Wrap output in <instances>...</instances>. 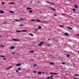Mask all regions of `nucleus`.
Listing matches in <instances>:
<instances>
[{
    "label": "nucleus",
    "mask_w": 79,
    "mask_h": 79,
    "mask_svg": "<svg viewBox=\"0 0 79 79\" xmlns=\"http://www.w3.org/2000/svg\"><path fill=\"white\" fill-rule=\"evenodd\" d=\"M23 20H24V19H23L22 18H20V19L18 20L17 19H15V21H23Z\"/></svg>",
    "instance_id": "obj_1"
},
{
    "label": "nucleus",
    "mask_w": 79,
    "mask_h": 79,
    "mask_svg": "<svg viewBox=\"0 0 79 79\" xmlns=\"http://www.w3.org/2000/svg\"><path fill=\"white\" fill-rule=\"evenodd\" d=\"M44 42H41L40 43V44H38V45H39V46H42V44H44Z\"/></svg>",
    "instance_id": "obj_2"
},
{
    "label": "nucleus",
    "mask_w": 79,
    "mask_h": 79,
    "mask_svg": "<svg viewBox=\"0 0 79 79\" xmlns=\"http://www.w3.org/2000/svg\"><path fill=\"white\" fill-rule=\"evenodd\" d=\"M28 35H30V36H31V37L34 36V35L33 34H32L31 33L28 34Z\"/></svg>",
    "instance_id": "obj_3"
},
{
    "label": "nucleus",
    "mask_w": 79,
    "mask_h": 79,
    "mask_svg": "<svg viewBox=\"0 0 79 79\" xmlns=\"http://www.w3.org/2000/svg\"><path fill=\"white\" fill-rule=\"evenodd\" d=\"M78 7H79V6H77V5H75V8H76V9L78 8Z\"/></svg>",
    "instance_id": "obj_4"
},
{
    "label": "nucleus",
    "mask_w": 79,
    "mask_h": 79,
    "mask_svg": "<svg viewBox=\"0 0 79 79\" xmlns=\"http://www.w3.org/2000/svg\"><path fill=\"white\" fill-rule=\"evenodd\" d=\"M32 9V8H29V7H28V8H27V10H31V9Z\"/></svg>",
    "instance_id": "obj_5"
},
{
    "label": "nucleus",
    "mask_w": 79,
    "mask_h": 79,
    "mask_svg": "<svg viewBox=\"0 0 79 79\" xmlns=\"http://www.w3.org/2000/svg\"><path fill=\"white\" fill-rule=\"evenodd\" d=\"M12 40H13V41H19V40H16L15 39H13Z\"/></svg>",
    "instance_id": "obj_6"
},
{
    "label": "nucleus",
    "mask_w": 79,
    "mask_h": 79,
    "mask_svg": "<svg viewBox=\"0 0 79 79\" xmlns=\"http://www.w3.org/2000/svg\"><path fill=\"white\" fill-rule=\"evenodd\" d=\"M21 64H16L17 66H21Z\"/></svg>",
    "instance_id": "obj_7"
},
{
    "label": "nucleus",
    "mask_w": 79,
    "mask_h": 79,
    "mask_svg": "<svg viewBox=\"0 0 79 79\" xmlns=\"http://www.w3.org/2000/svg\"><path fill=\"white\" fill-rule=\"evenodd\" d=\"M24 26V24H21L19 25V26Z\"/></svg>",
    "instance_id": "obj_8"
},
{
    "label": "nucleus",
    "mask_w": 79,
    "mask_h": 79,
    "mask_svg": "<svg viewBox=\"0 0 79 79\" xmlns=\"http://www.w3.org/2000/svg\"><path fill=\"white\" fill-rule=\"evenodd\" d=\"M65 35H69V34L67 33H65Z\"/></svg>",
    "instance_id": "obj_9"
},
{
    "label": "nucleus",
    "mask_w": 79,
    "mask_h": 79,
    "mask_svg": "<svg viewBox=\"0 0 79 79\" xmlns=\"http://www.w3.org/2000/svg\"><path fill=\"white\" fill-rule=\"evenodd\" d=\"M22 31H23V32H27V30H22Z\"/></svg>",
    "instance_id": "obj_10"
},
{
    "label": "nucleus",
    "mask_w": 79,
    "mask_h": 79,
    "mask_svg": "<svg viewBox=\"0 0 79 79\" xmlns=\"http://www.w3.org/2000/svg\"><path fill=\"white\" fill-rule=\"evenodd\" d=\"M16 32H21V31H16Z\"/></svg>",
    "instance_id": "obj_11"
},
{
    "label": "nucleus",
    "mask_w": 79,
    "mask_h": 79,
    "mask_svg": "<svg viewBox=\"0 0 79 79\" xmlns=\"http://www.w3.org/2000/svg\"><path fill=\"white\" fill-rule=\"evenodd\" d=\"M15 48V47L14 46H12L11 47V49H14Z\"/></svg>",
    "instance_id": "obj_12"
},
{
    "label": "nucleus",
    "mask_w": 79,
    "mask_h": 79,
    "mask_svg": "<svg viewBox=\"0 0 79 79\" xmlns=\"http://www.w3.org/2000/svg\"><path fill=\"white\" fill-rule=\"evenodd\" d=\"M9 4H15V3H13V2H9Z\"/></svg>",
    "instance_id": "obj_13"
},
{
    "label": "nucleus",
    "mask_w": 79,
    "mask_h": 79,
    "mask_svg": "<svg viewBox=\"0 0 79 79\" xmlns=\"http://www.w3.org/2000/svg\"><path fill=\"white\" fill-rule=\"evenodd\" d=\"M41 28H42V27H41V26H39L38 27V28L39 29H41Z\"/></svg>",
    "instance_id": "obj_14"
},
{
    "label": "nucleus",
    "mask_w": 79,
    "mask_h": 79,
    "mask_svg": "<svg viewBox=\"0 0 79 79\" xmlns=\"http://www.w3.org/2000/svg\"><path fill=\"white\" fill-rule=\"evenodd\" d=\"M1 47H2V48H3L4 47V46H3V45H2V44H1Z\"/></svg>",
    "instance_id": "obj_15"
},
{
    "label": "nucleus",
    "mask_w": 79,
    "mask_h": 79,
    "mask_svg": "<svg viewBox=\"0 0 79 79\" xmlns=\"http://www.w3.org/2000/svg\"><path fill=\"white\" fill-rule=\"evenodd\" d=\"M38 73L39 74H41V72H38Z\"/></svg>",
    "instance_id": "obj_16"
},
{
    "label": "nucleus",
    "mask_w": 79,
    "mask_h": 79,
    "mask_svg": "<svg viewBox=\"0 0 79 79\" xmlns=\"http://www.w3.org/2000/svg\"><path fill=\"white\" fill-rule=\"evenodd\" d=\"M47 79H52V78L51 77H47Z\"/></svg>",
    "instance_id": "obj_17"
},
{
    "label": "nucleus",
    "mask_w": 79,
    "mask_h": 79,
    "mask_svg": "<svg viewBox=\"0 0 79 79\" xmlns=\"http://www.w3.org/2000/svg\"><path fill=\"white\" fill-rule=\"evenodd\" d=\"M37 66V64H35V65L33 66V67H35Z\"/></svg>",
    "instance_id": "obj_18"
},
{
    "label": "nucleus",
    "mask_w": 79,
    "mask_h": 79,
    "mask_svg": "<svg viewBox=\"0 0 79 79\" xmlns=\"http://www.w3.org/2000/svg\"><path fill=\"white\" fill-rule=\"evenodd\" d=\"M68 29H72V28L68 27Z\"/></svg>",
    "instance_id": "obj_19"
},
{
    "label": "nucleus",
    "mask_w": 79,
    "mask_h": 79,
    "mask_svg": "<svg viewBox=\"0 0 79 79\" xmlns=\"http://www.w3.org/2000/svg\"><path fill=\"white\" fill-rule=\"evenodd\" d=\"M67 56L68 57H69L70 56V55L69 54H67Z\"/></svg>",
    "instance_id": "obj_20"
},
{
    "label": "nucleus",
    "mask_w": 79,
    "mask_h": 79,
    "mask_svg": "<svg viewBox=\"0 0 79 79\" xmlns=\"http://www.w3.org/2000/svg\"><path fill=\"white\" fill-rule=\"evenodd\" d=\"M11 67H10L8 68H7L6 69H10V68H11Z\"/></svg>",
    "instance_id": "obj_21"
},
{
    "label": "nucleus",
    "mask_w": 79,
    "mask_h": 79,
    "mask_svg": "<svg viewBox=\"0 0 79 79\" xmlns=\"http://www.w3.org/2000/svg\"><path fill=\"white\" fill-rule=\"evenodd\" d=\"M73 11H76V9H73Z\"/></svg>",
    "instance_id": "obj_22"
},
{
    "label": "nucleus",
    "mask_w": 79,
    "mask_h": 79,
    "mask_svg": "<svg viewBox=\"0 0 79 79\" xmlns=\"http://www.w3.org/2000/svg\"><path fill=\"white\" fill-rule=\"evenodd\" d=\"M50 64H51L52 65H53V64H54L53 63H50Z\"/></svg>",
    "instance_id": "obj_23"
},
{
    "label": "nucleus",
    "mask_w": 79,
    "mask_h": 79,
    "mask_svg": "<svg viewBox=\"0 0 79 79\" xmlns=\"http://www.w3.org/2000/svg\"><path fill=\"white\" fill-rule=\"evenodd\" d=\"M60 27H62V28H63L64 27L63 26H62L61 25L60 26Z\"/></svg>",
    "instance_id": "obj_24"
},
{
    "label": "nucleus",
    "mask_w": 79,
    "mask_h": 79,
    "mask_svg": "<svg viewBox=\"0 0 79 79\" xmlns=\"http://www.w3.org/2000/svg\"><path fill=\"white\" fill-rule=\"evenodd\" d=\"M1 13L2 14V13H4V12L2 11H1Z\"/></svg>",
    "instance_id": "obj_25"
},
{
    "label": "nucleus",
    "mask_w": 79,
    "mask_h": 79,
    "mask_svg": "<svg viewBox=\"0 0 79 79\" xmlns=\"http://www.w3.org/2000/svg\"><path fill=\"white\" fill-rule=\"evenodd\" d=\"M10 13H14V12H13V11H10Z\"/></svg>",
    "instance_id": "obj_26"
},
{
    "label": "nucleus",
    "mask_w": 79,
    "mask_h": 79,
    "mask_svg": "<svg viewBox=\"0 0 79 79\" xmlns=\"http://www.w3.org/2000/svg\"><path fill=\"white\" fill-rule=\"evenodd\" d=\"M36 21H37V22H40V20H36Z\"/></svg>",
    "instance_id": "obj_27"
},
{
    "label": "nucleus",
    "mask_w": 79,
    "mask_h": 79,
    "mask_svg": "<svg viewBox=\"0 0 79 79\" xmlns=\"http://www.w3.org/2000/svg\"><path fill=\"white\" fill-rule=\"evenodd\" d=\"M51 9H52V10L53 11H55V10H56L55 9H54L52 8H51Z\"/></svg>",
    "instance_id": "obj_28"
},
{
    "label": "nucleus",
    "mask_w": 79,
    "mask_h": 79,
    "mask_svg": "<svg viewBox=\"0 0 79 79\" xmlns=\"http://www.w3.org/2000/svg\"><path fill=\"white\" fill-rule=\"evenodd\" d=\"M75 76H79V75H78V74H75Z\"/></svg>",
    "instance_id": "obj_29"
},
{
    "label": "nucleus",
    "mask_w": 79,
    "mask_h": 79,
    "mask_svg": "<svg viewBox=\"0 0 79 79\" xmlns=\"http://www.w3.org/2000/svg\"><path fill=\"white\" fill-rule=\"evenodd\" d=\"M29 12L30 13H32V10H30L29 11Z\"/></svg>",
    "instance_id": "obj_30"
},
{
    "label": "nucleus",
    "mask_w": 79,
    "mask_h": 79,
    "mask_svg": "<svg viewBox=\"0 0 79 79\" xmlns=\"http://www.w3.org/2000/svg\"><path fill=\"white\" fill-rule=\"evenodd\" d=\"M50 4H52V5H54V4L52 2H50Z\"/></svg>",
    "instance_id": "obj_31"
},
{
    "label": "nucleus",
    "mask_w": 79,
    "mask_h": 79,
    "mask_svg": "<svg viewBox=\"0 0 79 79\" xmlns=\"http://www.w3.org/2000/svg\"><path fill=\"white\" fill-rule=\"evenodd\" d=\"M54 15L55 16H56L57 15L56 14H54Z\"/></svg>",
    "instance_id": "obj_32"
},
{
    "label": "nucleus",
    "mask_w": 79,
    "mask_h": 79,
    "mask_svg": "<svg viewBox=\"0 0 79 79\" xmlns=\"http://www.w3.org/2000/svg\"><path fill=\"white\" fill-rule=\"evenodd\" d=\"M1 56V57H5L3 56Z\"/></svg>",
    "instance_id": "obj_33"
},
{
    "label": "nucleus",
    "mask_w": 79,
    "mask_h": 79,
    "mask_svg": "<svg viewBox=\"0 0 79 79\" xmlns=\"http://www.w3.org/2000/svg\"><path fill=\"white\" fill-rule=\"evenodd\" d=\"M62 64H65V63H64V62H62Z\"/></svg>",
    "instance_id": "obj_34"
},
{
    "label": "nucleus",
    "mask_w": 79,
    "mask_h": 79,
    "mask_svg": "<svg viewBox=\"0 0 79 79\" xmlns=\"http://www.w3.org/2000/svg\"><path fill=\"white\" fill-rule=\"evenodd\" d=\"M18 70H19H19H21V69L20 68H19L18 69Z\"/></svg>",
    "instance_id": "obj_35"
},
{
    "label": "nucleus",
    "mask_w": 79,
    "mask_h": 79,
    "mask_svg": "<svg viewBox=\"0 0 79 79\" xmlns=\"http://www.w3.org/2000/svg\"><path fill=\"white\" fill-rule=\"evenodd\" d=\"M50 74H53V73L52 72H51V73H50Z\"/></svg>",
    "instance_id": "obj_36"
},
{
    "label": "nucleus",
    "mask_w": 79,
    "mask_h": 79,
    "mask_svg": "<svg viewBox=\"0 0 79 79\" xmlns=\"http://www.w3.org/2000/svg\"><path fill=\"white\" fill-rule=\"evenodd\" d=\"M50 2H48V1L46 2V3H50Z\"/></svg>",
    "instance_id": "obj_37"
},
{
    "label": "nucleus",
    "mask_w": 79,
    "mask_h": 79,
    "mask_svg": "<svg viewBox=\"0 0 79 79\" xmlns=\"http://www.w3.org/2000/svg\"><path fill=\"white\" fill-rule=\"evenodd\" d=\"M53 74H55L56 75V74H57V73H53Z\"/></svg>",
    "instance_id": "obj_38"
},
{
    "label": "nucleus",
    "mask_w": 79,
    "mask_h": 79,
    "mask_svg": "<svg viewBox=\"0 0 79 79\" xmlns=\"http://www.w3.org/2000/svg\"><path fill=\"white\" fill-rule=\"evenodd\" d=\"M3 4H5V2H3L2 3V5H3Z\"/></svg>",
    "instance_id": "obj_39"
},
{
    "label": "nucleus",
    "mask_w": 79,
    "mask_h": 79,
    "mask_svg": "<svg viewBox=\"0 0 79 79\" xmlns=\"http://www.w3.org/2000/svg\"><path fill=\"white\" fill-rule=\"evenodd\" d=\"M31 53H33V52H34V51H31L30 52Z\"/></svg>",
    "instance_id": "obj_40"
},
{
    "label": "nucleus",
    "mask_w": 79,
    "mask_h": 79,
    "mask_svg": "<svg viewBox=\"0 0 79 79\" xmlns=\"http://www.w3.org/2000/svg\"><path fill=\"white\" fill-rule=\"evenodd\" d=\"M34 61V59H31V61Z\"/></svg>",
    "instance_id": "obj_41"
},
{
    "label": "nucleus",
    "mask_w": 79,
    "mask_h": 79,
    "mask_svg": "<svg viewBox=\"0 0 79 79\" xmlns=\"http://www.w3.org/2000/svg\"><path fill=\"white\" fill-rule=\"evenodd\" d=\"M3 60H6V58H3Z\"/></svg>",
    "instance_id": "obj_42"
},
{
    "label": "nucleus",
    "mask_w": 79,
    "mask_h": 79,
    "mask_svg": "<svg viewBox=\"0 0 79 79\" xmlns=\"http://www.w3.org/2000/svg\"><path fill=\"white\" fill-rule=\"evenodd\" d=\"M33 73H36V71H34V72H33Z\"/></svg>",
    "instance_id": "obj_43"
},
{
    "label": "nucleus",
    "mask_w": 79,
    "mask_h": 79,
    "mask_svg": "<svg viewBox=\"0 0 79 79\" xmlns=\"http://www.w3.org/2000/svg\"><path fill=\"white\" fill-rule=\"evenodd\" d=\"M32 21H35V20H34V19H32Z\"/></svg>",
    "instance_id": "obj_44"
},
{
    "label": "nucleus",
    "mask_w": 79,
    "mask_h": 79,
    "mask_svg": "<svg viewBox=\"0 0 79 79\" xmlns=\"http://www.w3.org/2000/svg\"><path fill=\"white\" fill-rule=\"evenodd\" d=\"M73 79H79V78H73Z\"/></svg>",
    "instance_id": "obj_45"
},
{
    "label": "nucleus",
    "mask_w": 79,
    "mask_h": 79,
    "mask_svg": "<svg viewBox=\"0 0 79 79\" xmlns=\"http://www.w3.org/2000/svg\"><path fill=\"white\" fill-rule=\"evenodd\" d=\"M35 31H37V29H35Z\"/></svg>",
    "instance_id": "obj_46"
},
{
    "label": "nucleus",
    "mask_w": 79,
    "mask_h": 79,
    "mask_svg": "<svg viewBox=\"0 0 79 79\" xmlns=\"http://www.w3.org/2000/svg\"><path fill=\"white\" fill-rule=\"evenodd\" d=\"M16 72H17V73H18V70H16Z\"/></svg>",
    "instance_id": "obj_47"
},
{
    "label": "nucleus",
    "mask_w": 79,
    "mask_h": 79,
    "mask_svg": "<svg viewBox=\"0 0 79 79\" xmlns=\"http://www.w3.org/2000/svg\"><path fill=\"white\" fill-rule=\"evenodd\" d=\"M51 77H53V75H52L51 76Z\"/></svg>",
    "instance_id": "obj_48"
},
{
    "label": "nucleus",
    "mask_w": 79,
    "mask_h": 79,
    "mask_svg": "<svg viewBox=\"0 0 79 79\" xmlns=\"http://www.w3.org/2000/svg\"><path fill=\"white\" fill-rule=\"evenodd\" d=\"M12 54H15L14 52H12Z\"/></svg>",
    "instance_id": "obj_49"
},
{
    "label": "nucleus",
    "mask_w": 79,
    "mask_h": 79,
    "mask_svg": "<svg viewBox=\"0 0 79 79\" xmlns=\"http://www.w3.org/2000/svg\"><path fill=\"white\" fill-rule=\"evenodd\" d=\"M77 35L78 36H79V34H77Z\"/></svg>",
    "instance_id": "obj_50"
},
{
    "label": "nucleus",
    "mask_w": 79,
    "mask_h": 79,
    "mask_svg": "<svg viewBox=\"0 0 79 79\" xmlns=\"http://www.w3.org/2000/svg\"><path fill=\"white\" fill-rule=\"evenodd\" d=\"M48 40H50V39H48Z\"/></svg>",
    "instance_id": "obj_51"
},
{
    "label": "nucleus",
    "mask_w": 79,
    "mask_h": 79,
    "mask_svg": "<svg viewBox=\"0 0 79 79\" xmlns=\"http://www.w3.org/2000/svg\"><path fill=\"white\" fill-rule=\"evenodd\" d=\"M1 37H2V36H0V38H1Z\"/></svg>",
    "instance_id": "obj_52"
},
{
    "label": "nucleus",
    "mask_w": 79,
    "mask_h": 79,
    "mask_svg": "<svg viewBox=\"0 0 79 79\" xmlns=\"http://www.w3.org/2000/svg\"><path fill=\"white\" fill-rule=\"evenodd\" d=\"M2 10H0V13H1V11Z\"/></svg>",
    "instance_id": "obj_53"
},
{
    "label": "nucleus",
    "mask_w": 79,
    "mask_h": 79,
    "mask_svg": "<svg viewBox=\"0 0 79 79\" xmlns=\"http://www.w3.org/2000/svg\"><path fill=\"white\" fill-rule=\"evenodd\" d=\"M62 15H64V14H62Z\"/></svg>",
    "instance_id": "obj_54"
},
{
    "label": "nucleus",
    "mask_w": 79,
    "mask_h": 79,
    "mask_svg": "<svg viewBox=\"0 0 79 79\" xmlns=\"http://www.w3.org/2000/svg\"><path fill=\"white\" fill-rule=\"evenodd\" d=\"M53 39H55V38H53Z\"/></svg>",
    "instance_id": "obj_55"
},
{
    "label": "nucleus",
    "mask_w": 79,
    "mask_h": 79,
    "mask_svg": "<svg viewBox=\"0 0 79 79\" xmlns=\"http://www.w3.org/2000/svg\"><path fill=\"white\" fill-rule=\"evenodd\" d=\"M64 79H66L65 78H64Z\"/></svg>",
    "instance_id": "obj_56"
}]
</instances>
